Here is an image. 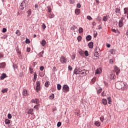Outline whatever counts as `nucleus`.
<instances>
[{"mask_svg":"<svg viewBox=\"0 0 128 128\" xmlns=\"http://www.w3.org/2000/svg\"><path fill=\"white\" fill-rule=\"evenodd\" d=\"M115 86L118 90H126L128 88V86L124 84V82H118L115 84Z\"/></svg>","mask_w":128,"mask_h":128,"instance_id":"nucleus-1","label":"nucleus"},{"mask_svg":"<svg viewBox=\"0 0 128 128\" xmlns=\"http://www.w3.org/2000/svg\"><path fill=\"white\" fill-rule=\"evenodd\" d=\"M22 3L20 6V10H24V8H26V0H21Z\"/></svg>","mask_w":128,"mask_h":128,"instance_id":"nucleus-2","label":"nucleus"},{"mask_svg":"<svg viewBox=\"0 0 128 128\" xmlns=\"http://www.w3.org/2000/svg\"><path fill=\"white\" fill-rule=\"evenodd\" d=\"M62 91L64 92H70V88L68 85L64 84L62 87Z\"/></svg>","mask_w":128,"mask_h":128,"instance_id":"nucleus-3","label":"nucleus"},{"mask_svg":"<svg viewBox=\"0 0 128 128\" xmlns=\"http://www.w3.org/2000/svg\"><path fill=\"white\" fill-rule=\"evenodd\" d=\"M88 70H82L81 73L80 74H81L82 78V76H86V74H88Z\"/></svg>","mask_w":128,"mask_h":128,"instance_id":"nucleus-4","label":"nucleus"},{"mask_svg":"<svg viewBox=\"0 0 128 128\" xmlns=\"http://www.w3.org/2000/svg\"><path fill=\"white\" fill-rule=\"evenodd\" d=\"M60 61L62 64H66V62H67L66 58L64 56H62L60 58Z\"/></svg>","mask_w":128,"mask_h":128,"instance_id":"nucleus-5","label":"nucleus"},{"mask_svg":"<svg viewBox=\"0 0 128 128\" xmlns=\"http://www.w3.org/2000/svg\"><path fill=\"white\" fill-rule=\"evenodd\" d=\"M74 72V74H80V73L82 72V70H80L78 68H75Z\"/></svg>","mask_w":128,"mask_h":128,"instance_id":"nucleus-6","label":"nucleus"},{"mask_svg":"<svg viewBox=\"0 0 128 128\" xmlns=\"http://www.w3.org/2000/svg\"><path fill=\"white\" fill-rule=\"evenodd\" d=\"M114 70L116 72V74L118 76L120 72V69L116 66H114Z\"/></svg>","mask_w":128,"mask_h":128,"instance_id":"nucleus-7","label":"nucleus"},{"mask_svg":"<svg viewBox=\"0 0 128 128\" xmlns=\"http://www.w3.org/2000/svg\"><path fill=\"white\" fill-rule=\"evenodd\" d=\"M124 17L122 18L120 20L118 24H119V26L120 28H122V26H124Z\"/></svg>","mask_w":128,"mask_h":128,"instance_id":"nucleus-8","label":"nucleus"},{"mask_svg":"<svg viewBox=\"0 0 128 128\" xmlns=\"http://www.w3.org/2000/svg\"><path fill=\"white\" fill-rule=\"evenodd\" d=\"M36 90H37V92H38V90H40V81H38L36 82Z\"/></svg>","mask_w":128,"mask_h":128,"instance_id":"nucleus-9","label":"nucleus"},{"mask_svg":"<svg viewBox=\"0 0 128 128\" xmlns=\"http://www.w3.org/2000/svg\"><path fill=\"white\" fill-rule=\"evenodd\" d=\"M31 102L33 104H38L40 102V100L38 98L32 99Z\"/></svg>","mask_w":128,"mask_h":128,"instance_id":"nucleus-10","label":"nucleus"},{"mask_svg":"<svg viewBox=\"0 0 128 128\" xmlns=\"http://www.w3.org/2000/svg\"><path fill=\"white\" fill-rule=\"evenodd\" d=\"M48 16L50 18H54V13H52V12H48Z\"/></svg>","mask_w":128,"mask_h":128,"instance_id":"nucleus-11","label":"nucleus"},{"mask_svg":"<svg viewBox=\"0 0 128 128\" xmlns=\"http://www.w3.org/2000/svg\"><path fill=\"white\" fill-rule=\"evenodd\" d=\"M124 14H125V16H124V18H126V16L127 18H128V8H124Z\"/></svg>","mask_w":128,"mask_h":128,"instance_id":"nucleus-12","label":"nucleus"},{"mask_svg":"<svg viewBox=\"0 0 128 128\" xmlns=\"http://www.w3.org/2000/svg\"><path fill=\"white\" fill-rule=\"evenodd\" d=\"M102 72V68H98L96 70L95 74H101Z\"/></svg>","mask_w":128,"mask_h":128,"instance_id":"nucleus-13","label":"nucleus"},{"mask_svg":"<svg viewBox=\"0 0 128 128\" xmlns=\"http://www.w3.org/2000/svg\"><path fill=\"white\" fill-rule=\"evenodd\" d=\"M115 12H116V14L119 16H120V10L118 8H116L115 10Z\"/></svg>","mask_w":128,"mask_h":128,"instance_id":"nucleus-14","label":"nucleus"},{"mask_svg":"<svg viewBox=\"0 0 128 128\" xmlns=\"http://www.w3.org/2000/svg\"><path fill=\"white\" fill-rule=\"evenodd\" d=\"M112 32L114 36H118V34H120V32H118V31H116V30L114 29L112 30Z\"/></svg>","mask_w":128,"mask_h":128,"instance_id":"nucleus-15","label":"nucleus"},{"mask_svg":"<svg viewBox=\"0 0 128 128\" xmlns=\"http://www.w3.org/2000/svg\"><path fill=\"white\" fill-rule=\"evenodd\" d=\"M22 94L24 96H28V91L26 90H24L22 92Z\"/></svg>","mask_w":128,"mask_h":128,"instance_id":"nucleus-16","label":"nucleus"},{"mask_svg":"<svg viewBox=\"0 0 128 128\" xmlns=\"http://www.w3.org/2000/svg\"><path fill=\"white\" fill-rule=\"evenodd\" d=\"M8 76H6V74L5 73H3L2 74V76H0V78L2 80H4V78H7Z\"/></svg>","mask_w":128,"mask_h":128,"instance_id":"nucleus-17","label":"nucleus"},{"mask_svg":"<svg viewBox=\"0 0 128 128\" xmlns=\"http://www.w3.org/2000/svg\"><path fill=\"white\" fill-rule=\"evenodd\" d=\"M40 44H41L42 46H46V41L44 40H43L40 42Z\"/></svg>","mask_w":128,"mask_h":128,"instance_id":"nucleus-18","label":"nucleus"},{"mask_svg":"<svg viewBox=\"0 0 128 128\" xmlns=\"http://www.w3.org/2000/svg\"><path fill=\"white\" fill-rule=\"evenodd\" d=\"M74 12H75L77 16H78V14H80V10L76 9L75 10Z\"/></svg>","mask_w":128,"mask_h":128,"instance_id":"nucleus-19","label":"nucleus"},{"mask_svg":"<svg viewBox=\"0 0 128 128\" xmlns=\"http://www.w3.org/2000/svg\"><path fill=\"white\" fill-rule=\"evenodd\" d=\"M34 109L30 108L28 112V114H34Z\"/></svg>","mask_w":128,"mask_h":128,"instance_id":"nucleus-20","label":"nucleus"},{"mask_svg":"<svg viewBox=\"0 0 128 128\" xmlns=\"http://www.w3.org/2000/svg\"><path fill=\"white\" fill-rule=\"evenodd\" d=\"M88 46L90 48H94V42H90L88 44Z\"/></svg>","mask_w":128,"mask_h":128,"instance_id":"nucleus-21","label":"nucleus"},{"mask_svg":"<svg viewBox=\"0 0 128 128\" xmlns=\"http://www.w3.org/2000/svg\"><path fill=\"white\" fill-rule=\"evenodd\" d=\"M0 68H4L6 67V62H2L0 64Z\"/></svg>","mask_w":128,"mask_h":128,"instance_id":"nucleus-22","label":"nucleus"},{"mask_svg":"<svg viewBox=\"0 0 128 128\" xmlns=\"http://www.w3.org/2000/svg\"><path fill=\"white\" fill-rule=\"evenodd\" d=\"M50 100H54V94H52L49 96Z\"/></svg>","mask_w":128,"mask_h":128,"instance_id":"nucleus-23","label":"nucleus"},{"mask_svg":"<svg viewBox=\"0 0 128 128\" xmlns=\"http://www.w3.org/2000/svg\"><path fill=\"white\" fill-rule=\"evenodd\" d=\"M102 103L103 104H108V100L106 99H103L102 100Z\"/></svg>","mask_w":128,"mask_h":128,"instance_id":"nucleus-24","label":"nucleus"},{"mask_svg":"<svg viewBox=\"0 0 128 128\" xmlns=\"http://www.w3.org/2000/svg\"><path fill=\"white\" fill-rule=\"evenodd\" d=\"M86 40L88 41L90 40H92V36H90V35L87 36L86 37Z\"/></svg>","mask_w":128,"mask_h":128,"instance_id":"nucleus-25","label":"nucleus"},{"mask_svg":"<svg viewBox=\"0 0 128 128\" xmlns=\"http://www.w3.org/2000/svg\"><path fill=\"white\" fill-rule=\"evenodd\" d=\"M107 98H108V104H112V98L109 96Z\"/></svg>","mask_w":128,"mask_h":128,"instance_id":"nucleus-26","label":"nucleus"},{"mask_svg":"<svg viewBox=\"0 0 128 128\" xmlns=\"http://www.w3.org/2000/svg\"><path fill=\"white\" fill-rule=\"evenodd\" d=\"M28 16H30V14H32V10H29L27 12Z\"/></svg>","mask_w":128,"mask_h":128,"instance_id":"nucleus-27","label":"nucleus"},{"mask_svg":"<svg viewBox=\"0 0 128 128\" xmlns=\"http://www.w3.org/2000/svg\"><path fill=\"white\" fill-rule=\"evenodd\" d=\"M5 122L6 124H10V120L8 119H6Z\"/></svg>","mask_w":128,"mask_h":128,"instance_id":"nucleus-28","label":"nucleus"},{"mask_svg":"<svg viewBox=\"0 0 128 128\" xmlns=\"http://www.w3.org/2000/svg\"><path fill=\"white\" fill-rule=\"evenodd\" d=\"M48 12H52V6H48Z\"/></svg>","mask_w":128,"mask_h":128,"instance_id":"nucleus-29","label":"nucleus"},{"mask_svg":"<svg viewBox=\"0 0 128 128\" xmlns=\"http://www.w3.org/2000/svg\"><path fill=\"white\" fill-rule=\"evenodd\" d=\"M84 32V28H80L78 30V32L79 34H82V32Z\"/></svg>","mask_w":128,"mask_h":128,"instance_id":"nucleus-30","label":"nucleus"},{"mask_svg":"<svg viewBox=\"0 0 128 128\" xmlns=\"http://www.w3.org/2000/svg\"><path fill=\"white\" fill-rule=\"evenodd\" d=\"M8 88H4L2 90V94H4V92H8Z\"/></svg>","mask_w":128,"mask_h":128,"instance_id":"nucleus-31","label":"nucleus"},{"mask_svg":"<svg viewBox=\"0 0 128 128\" xmlns=\"http://www.w3.org/2000/svg\"><path fill=\"white\" fill-rule=\"evenodd\" d=\"M50 86V82H46L45 83V86L46 88H48Z\"/></svg>","mask_w":128,"mask_h":128,"instance_id":"nucleus-32","label":"nucleus"},{"mask_svg":"<svg viewBox=\"0 0 128 128\" xmlns=\"http://www.w3.org/2000/svg\"><path fill=\"white\" fill-rule=\"evenodd\" d=\"M57 88L58 90H60L62 88V86L60 84H58L57 85Z\"/></svg>","mask_w":128,"mask_h":128,"instance_id":"nucleus-33","label":"nucleus"},{"mask_svg":"<svg viewBox=\"0 0 128 128\" xmlns=\"http://www.w3.org/2000/svg\"><path fill=\"white\" fill-rule=\"evenodd\" d=\"M30 74H34V70L32 69V67L30 66Z\"/></svg>","mask_w":128,"mask_h":128,"instance_id":"nucleus-34","label":"nucleus"},{"mask_svg":"<svg viewBox=\"0 0 128 128\" xmlns=\"http://www.w3.org/2000/svg\"><path fill=\"white\" fill-rule=\"evenodd\" d=\"M95 126H100V123L98 122H95Z\"/></svg>","mask_w":128,"mask_h":128,"instance_id":"nucleus-35","label":"nucleus"},{"mask_svg":"<svg viewBox=\"0 0 128 128\" xmlns=\"http://www.w3.org/2000/svg\"><path fill=\"white\" fill-rule=\"evenodd\" d=\"M80 54L82 56H84V51L80 52Z\"/></svg>","mask_w":128,"mask_h":128,"instance_id":"nucleus-36","label":"nucleus"},{"mask_svg":"<svg viewBox=\"0 0 128 128\" xmlns=\"http://www.w3.org/2000/svg\"><path fill=\"white\" fill-rule=\"evenodd\" d=\"M16 34H17L18 36H20V30H17L16 31Z\"/></svg>","mask_w":128,"mask_h":128,"instance_id":"nucleus-37","label":"nucleus"},{"mask_svg":"<svg viewBox=\"0 0 128 128\" xmlns=\"http://www.w3.org/2000/svg\"><path fill=\"white\" fill-rule=\"evenodd\" d=\"M96 78H94L92 80V84H94V82H96Z\"/></svg>","mask_w":128,"mask_h":128,"instance_id":"nucleus-38","label":"nucleus"},{"mask_svg":"<svg viewBox=\"0 0 128 128\" xmlns=\"http://www.w3.org/2000/svg\"><path fill=\"white\" fill-rule=\"evenodd\" d=\"M86 18L87 20H92V18L90 16H88Z\"/></svg>","mask_w":128,"mask_h":128,"instance_id":"nucleus-39","label":"nucleus"},{"mask_svg":"<svg viewBox=\"0 0 128 128\" xmlns=\"http://www.w3.org/2000/svg\"><path fill=\"white\" fill-rule=\"evenodd\" d=\"M84 54L86 56H88V50H86L84 52Z\"/></svg>","mask_w":128,"mask_h":128,"instance_id":"nucleus-40","label":"nucleus"},{"mask_svg":"<svg viewBox=\"0 0 128 128\" xmlns=\"http://www.w3.org/2000/svg\"><path fill=\"white\" fill-rule=\"evenodd\" d=\"M78 42H80L82 40V36H78L77 38Z\"/></svg>","mask_w":128,"mask_h":128,"instance_id":"nucleus-41","label":"nucleus"},{"mask_svg":"<svg viewBox=\"0 0 128 128\" xmlns=\"http://www.w3.org/2000/svg\"><path fill=\"white\" fill-rule=\"evenodd\" d=\"M8 118L9 119L12 118V114H8Z\"/></svg>","mask_w":128,"mask_h":128,"instance_id":"nucleus-42","label":"nucleus"},{"mask_svg":"<svg viewBox=\"0 0 128 128\" xmlns=\"http://www.w3.org/2000/svg\"><path fill=\"white\" fill-rule=\"evenodd\" d=\"M60 126H62V122H58L57 124V126L58 128H60Z\"/></svg>","mask_w":128,"mask_h":128,"instance_id":"nucleus-43","label":"nucleus"},{"mask_svg":"<svg viewBox=\"0 0 128 128\" xmlns=\"http://www.w3.org/2000/svg\"><path fill=\"white\" fill-rule=\"evenodd\" d=\"M42 26L43 30L46 29V24H42Z\"/></svg>","mask_w":128,"mask_h":128,"instance_id":"nucleus-44","label":"nucleus"},{"mask_svg":"<svg viewBox=\"0 0 128 128\" xmlns=\"http://www.w3.org/2000/svg\"><path fill=\"white\" fill-rule=\"evenodd\" d=\"M102 90V89L100 88L97 90L98 94H100Z\"/></svg>","mask_w":128,"mask_h":128,"instance_id":"nucleus-45","label":"nucleus"},{"mask_svg":"<svg viewBox=\"0 0 128 128\" xmlns=\"http://www.w3.org/2000/svg\"><path fill=\"white\" fill-rule=\"evenodd\" d=\"M40 56H41V58H42L43 56V54H44V51H42V52H40V54H39Z\"/></svg>","mask_w":128,"mask_h":128,"instance_id":"nucleus-46","label":"nucleus"},{"mask_svg":"<svg viewBox=\"0 0 128 128\" xmlns=\"http://www.w3.org/2000/svg\"><path fill=\"white\" fill-rule=\"evenodd\" d=\"M103 20H104V22H106V20H108V19L106 18V16H104L103 17Z\"/></svg>","mask_w":128,"mask_h":128,"instance_id":"nucleus-47","label":"nucleus"},{"mask_svg":"<svg viewBox=\"0 0 128 128\" xmlns=\"http://www.w3.org/2000/svg\"><path fill=\"white\" fill-rule=\"evenodd\" d=\"M26 44H30V40L28 38H26Z\"/></svg>","mask_w":128,"mask_h":128,"instance_id":"nucleus-48","label":"nucleus"},{"mask_svg":"<svg viewBox=\"0 0 128 128\" xmlns=\"http://www.w3.org/2000/svg\"><path fill=\"white\" fill-rule=\"evenodd\" d=\"M82 6V5H80V4L78 3V4H77V8H80Z\"/></svg>","mask_w":128,"mask_h":128,"instance_id":"nucleus-49","label":"nucleus"},{"mask_svg":"<svg viewBox=\"0 0 128 128\" xmlns=\"http://www.w3.org/2000/svg\"><path fill=\"white\" fill-rule=\"evenodd\" d=\"M102 96H106V94L104 93V92H103L102 94Z\"/></svg>","mask_w":128,"mask_h":128,"instance_id":"nucleus-50","label":"nucleus"},{"mask_svg":"<svg viewBox=\"0 0 128 128\" xmlns=\"http://www.w3.org/2000/svg\"><path fill=\"white\" fill-rule=\"evenodd\" d=\"M2 32H6V28H2Z\"/></svg>","mask_w":128,"mask_h":128,"instance_id":"nucleus-51","label":"nucleus"},{"mask_svg":"<svg viewBox=\"0 0 128 128\" xmlns=\"http://www.w3.org/2000/svg\"><path fill=\"white\" fill-rule=\"evenodd\" d=\"M68 68L69 70H72V68L71 66H68Z\"/></svg>","mask_w":128,"mask_h":128,"instance_id":"nucleus-52","label":"nucleus"},{"mask_svg":"<svg viewBox=\"0 0 128 128\" xmlns=\"http://www.w3.org/2000/svg\"><path fill=\"white\" fill-rule=\"evenodd\" d=\"M70 4H74V0H70Z\"/></svg>","mask_w":128,"mask_h":128,"instance_id":"nucleus-53","label":"nucleus"},{"mask_svg":"<svg viewBox=\"0 0 128 128\" xmlns=\"http://www.w3.org/2000/svg\"><path fill=\"white\" fill-rule=\"evenodd\" d=\"M98 52H96L94 54V56H98Z\"/></svg>","mask_w":128,"mask_h":128,"instance_id":"nucleus-54","label":"nucleus"},{"mask_svg":"<svg viewBox=\"0 0 128 128\" xmlns=\"http://www.w3.org/2000/svg\"><path fill=\"white\" fill-rule=\"evenodd\" d=\"M26 50H27V52H30V48H27Z\"/></svg>","mask_w":128,"mask_h":128,"instance_id":"nucleus-55","label":"nucleus"},{"mask_svg":"<svg viewBox=\"0 0 128 128\" xmlns=\"http://www.w3.org/2000/svg\"><path fill=\"white\" fill-rule=\"evenodd\" d=\"M44 67L42 66L40 67V70H44Z\"/></svg>","mask_w":128,"mask_h":128,"instance_id":"nucleus-56","label":"nucleus"},{"mask_svg":"<svg viewBox=\"0 0 128 128\" xmlns=\"http://www.w3.org/2000/svg\"><path fill=\"white\" fill-rule=\"evenodd\" d=\"M76 58V56L74 55H72V60H74Z\"/></svg>","mask_w":128,"mask_h":128,"instance_id":"nucleus-57","label":"nucleus"},{"mask_svg":"<svg viewBox=\"0 0 128 128\" xmlns=\"http://www.w3.org/2000/svg\"><path fill=\"white\" fill-rule=\"evenodd\" d=\"M106 46H107V48H110V44H106Z\"/></svg>","mask_w":128,"mask_h":128,"instance_id":"nucleus-58","label":"nucleus"},{"mask_svg":"<svg viewBox=\"0 0 128 128\" xmlns=\"http://www.w3.org/2000/svg\"><path fill=\"white\" fill-rule=\"evenodd\" d=\"M0 58H4V55L2 54H0Z\"/></svg>","mask_w":128,"mask_h":128,"instance_id":"nucleus-59","label":"nucleus"},{"mask_svg":"<svg viewBox=\"0 0 128 128\" xmlns=\"http://www.w3.org/2000/svg\"><path fill=\"white\" fill-rule=\"evenodd\" d=\"M38 106V105H36L34 106V108H36V110H38V108L36 107Z\"/></svg>","mask_w":128,"mask_h":128,"instance_id":"nucleus-60","label":"nucleus"},{"mask_svg":"<svg viewBox=\"0 0 128 128\" xmlns=\"http://www.w3.org/2000/svg\"><path fill=\"white\" fill-rule=\"evenodd\" d=\"M100 120L102 122H104V118H100Z\"/></svg>","mask_w":128,"mask_h":128,"instance_id":"nucleus-61","label":"nucleus"},{"mask_svg":"<svg viewBox=\"0 0 128 128\" xmlns=\"http://www.w3.org/2000/svg\"><path fill=\"white\" fill-rule=\"evenodd\" d=\"M34 8H38V4H35V6H34Z\"/></svg>","mask_w":128,"mask_h":128,"instance_id":"nucleus-62","label":"nucleus"},{"mask_svg":"<svg viewBox=\"0 0 128 128\" xmlns=\"http://www.w3.org/2000/svg\"><path fill=\"white\" fill-rule=\"evenodd\" d=\"M110 64H112V59H110Z\"/></svg>","mask_w":128,"mask_h":128,"instance_id":"nucleus-63","label":"nucleus"},{"mask_svg":"<svg viewBox=\"0 0 128 128\" xmlns=\"http://www.w3.org/2000/svg\"><path fill=\"white\" fill-rule=\"evenodd\" d=\"M34 79H36V74H34Z\"/></svg>","mask_w":128,"mask_h":128,"instance_id":"nucleus-64","label":"nucleus"}]
</instances>
